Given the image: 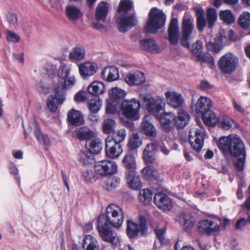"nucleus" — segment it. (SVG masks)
Returning a JSON list of instances; mask_svg holds the SVG:
<instances>
[{
    "instance_id": "obj_63",
    "label": "nucleus",
    "mask_w": 250,
    "mask_h": 250,
    "mask_svg": "<svg viewBox=\"0 0 250 250\" xmlns=\"http://www.w3.org/2000/svg\"><path fill=\"white\" fill-rule=\"evenodd\" d=\"M86 93L84 91H79L74 96V101L77 103L83 102L86 99Z\"/></svg>"
},
{
    "instance_id": "obj_33",
    "label": "nucleus",
    "mask_w": 250,
    "mask_h": 250,
    "mask_svg": "<svg viewBox=\"0 0 250 250\" xmlns=\"http://www.w3.org/2000/svg\"><path fill=\"white\" fill-rule=\"evenodd\" d=\"M102 76L104 79L108 82L114 81L119 77L118 70L114 66L105 67L102 72Z\"/></svg>"
},
{
    "instance_id": "obj_61",
    "label": "nucleus",
    "mask_w": 250,
    "mask_h": 250,
    "mask_svg": "<svg viewBox=\"0 0 250 250\" xmlns=\"http://www.w3.org/2000/svg\"><path fill=\"white\" fill-rule=\"evenodd\" d=\"M186 6L182 3H178L173 6V10L172 11L171 16L178 15L179 12L183 11L185 10Z\"/></svg>"
},
{
    "instance_id": "obj_44",
    "label": "nucleus",
    "mask_w": 250,
    "mask_h": 250,
    "mask_svg": "<svg viewBox=\"0 0 250 250\" xmlns=\"http://www.w3.org/2000/svg\"><path fill=\"white\" fill-rule=\"evenodd\" d=\"M179 222L185 229L191 228L195 224V219L190 213H183L181 215Z\"/></svg>"
},
{
    "instance_id": "obj_46",
    "label": "nucleus",
    "mask_w": 250,
    "mask_h": 250,
    "mask_svg": "<svg viewBox=\"0 0 250 250\" xmlns=\"http://www.w3.org/2000/svg\"><path fill=\"white\" fill-rule=\"evenodd\" d=\"M202 119L209 126L214 125L218 121L217 117L211 110L202 115Z\"/></svg>"
},
{
    "instance_id": "obj_48",
    "label": "nucleus",
    "mask_w": 250,
    "mask_h": 250,
    "mask_svg": "<svg viewBox=\"0 0 250 250\" xmlns=\"http://www.w3.org/2000/svg\"><path fill=\"white\" fill-rule=\"evenodd\" d=\"M115 122L111 119H105L102 125L103 131L104 133L109 134L112 133L115 128Z\"/></svg>"
},
{
    "instance_id": "obj_53",
    "label": "nucleus",
    "mask_w": 250,
    "mask_h": 250,
    "mask_svg": "<svg viewBox=\"0 0 250 250\" xmlns=\"http://www.w3.org/2000/svg\"><path fill=\"white\" fill-rule=\"evenodd\" d=\"M126 136V132L125 128L118 130L113 136V139L119 144L124 141Z\"/></svg>"
},
{
    "instance_id": "obj_6",
    "label": "nucleus",
    "mask_w": 250,
    "mask_h": 250,
    "mask_svg": "<svg viewBox=\"0 0 250 250\" xmlns=\"http://www.w3.org/2000/svg\"><path fill=\"white\" fill-rule=\"evenodd\" d=\"M142 96L146 109L150 114L157 115L163 110L165 104L163 97L157 96L153 98L149 94H145Z\"/></svg>"
},
{
    "instance_id": "obj_64",
    "label": "nucleus",
    "mask_w": 250,
    "mask_h": 250,
    "mask_svg": "<svg viewBox=\"0 0 250 250\" xmlns=\"http://www.w3.org/2000/svg\"><path fill=\"white\" fill-rule=\"evenodd\" d=\"M247 224V220L245 218H241L238 220L235 225V229L237 230H242Z\"/></svg>"
},
{
    "instance_id": "obj_21",
    "label": "nucleus",
    "mask_w": 250,
    "mask_h": 250,
    "mask_svg": "<svg viewBox=\"0 0 250 250\" xmlns=\"http://www.w3.org/2000/svg\"><path fill=\"white\" fill-rule=\"evenodd\" d=\"M154 203L161 209L169 210L172 207L171 199L165 193L159 192L154 196Z\"/></svg>"
},
{
    "instance_id": "obj_10",
    "label": "nucleus",
    "mask_w": 250,
    "mask_h": 250,
    "mask_svg": "<svg viewBox=\"0 0 250 250\" xmlns=\"http://www.w3.org/2000/svg\"><path fill=\"white\" fill-rule=\"evenodd\" d=\"M108 95L109 98L106 100V111L110 114L112 113L114 106L116 105L114 103H118V100L123 99L125 95V93L123 89L114 87L109 89Z\"/></svg>"
},
{
    "instance_id": "obj_37",
    "label": "nucleus",
    "mask_w": 250,
    "mask_h": 250,
    "mask_svg": "<svg viewBox=\"0 0 250 250\" xmlns=\"http://www.w3.org/2000/svg\"><path fill=\"white\" fill-rule=\"evenodd\" d=\"M83 247L86 250H99V245L97 240L93 236L87 235L83 240Z\"/></svg>"
},
{
    "instance_id": "obj_7",
    "label": "nucleus",
    "mask_w": 250,
    "mask_h": 250,
    "mask_svg": "<svg viewBox=\"0 0 250 250\" xmlns=\"http://www.w3.org/2000/svg\"><path fill=\"white\" fill-rule=\"evenodd\" d=\"M94 168L96 174L106 176L116 173L118 167L114 161L104 160L96 162Z\"/></svg>"
},
{
    "instance_id": "obj_18",
    "label": "nucleus",
    "mask_w": 250,
    "mask_h": 250,
    "mask_svg": "<svg viewBox=\"0 0 250 250\" xmlns=\"http://www.w3.org/2000/svg\"><path fill=\"white\" fill-rule=\"evenodd\" d=\"M119 16H136L135 5L132 0H120L116 9Z\"/></svg>"
},
{
    "instance_id": "obj_57",
    "label": "nucleus",
    "mask_w": 250,
    "mask_h": 250,
    "mask_svg": "<svg viewBox=\"0 0 250 250\" xmlns=\"http://www.w3.org/2000/svg\"><path fill=\"white\" fill-rule=\"evenodd\" d=\"M6 34L7 40L9 42L16 43L19 42L20 40V36L15 33L7 31Z\"/></svg>"
},
{
    "instance_id": "obj_24",
    "label": "nucleus",
    "mask_w": 250,
    "mask_h": 250,
    "mask_svg": "<svg viewBox=\"0 0 250 250\" xmlns=\"http://www.w3.org/2000/svg\"><path fill=\"white\" fill-rule=\"evenodd\" d=\"M211 107V100L207 97L201 96L195 106V111L197 114L203 115L205 112L209 111Z\"/></svg>"
},
{
    "instance_id": "obj_45",
    "label": "nucleus",
    "mask_w": 250,
    "mask_h": 250,
    "mask_svg": "<svg viewBox=\"0 0 250 250\" xmlns=\"http://www.w3.org/2000/svg\"><path fill=\"white\" fill-rule=\"evenodd\" d=\"M120 178L118 177H109L106 179L104 187L107 190L112 191L120 185Z\"/></svg>"
},
{
    "instance_id": "obj_62",
    "label": "nucleus",
    "mask_w": 250,
    "mask_h": 250,
    "mask_svg": "<svg viewBox=\"0 0 250 250\" xmlns=\"http://www.w3.org/2000/svg\"><path fill=\"white\" fill-rule=\"evenodd\" d=\"M238 22L241 27L247 28L250 25V17H240Z\"/></svg>"
},
{
    "instance_id": "obj_28",
    "label": "nucleus",
    "mask_w": 250,
    "mask_h": 250,
    "mask_svg": "<svg viewBox=\"0 0 250 250\" xmlns=\"http://www.w3.org/2000/svg\"><path fill=\"white\" fill-rule=\"evenodd\" d=\"M126 175L127 183L130 188L137 190L141 188L139 176L135 170L126 171Z\"/></svg>"
},
{
    "instance_id": "obj_40",
    "label": "nucleus",
    "mask_w": 250,
    "mask_h": 250,
    "mask_svg": "<svg viewBox=\"0 0 250 250\" xmlns=\"http://www.w3.org/2000/svg\"><path fill=\"white\" fill-rule=\"evenodd\" d=\"M189 121V116L185 111L179 112L177 118L176 117L175 126L177 128H184Z\"/></svg>"
},
{
    "instance_id": "obj_16",
    "label": "nucleus",
    "mask_w": 250,
    "mask_h": 250,
    "mask_svg": "<svg viewBox=\"0 0 250 250\" xmlns=\"http://www.w3.org/2000/svg\"><path fill=\"white\" fill-rule=\"evenodd\" d=\"M166 102L170 106L177 108L182 106L184 100L182 94L174 90H168L165 93Z\"/></svg>"
},
{
    "instance_id": "obj_22",
    "label": "nucleus",
    "mask_w": 250,
    "mask_h": 250,
    "mask_svg": "<svg viewBox=\"0 0 250 250\" xmlns=\"http://www.w3.org/2000/svg\"><path fill=\"white\" fill-rule=\"evenodd\" d=\"M179 29L177 18L171 20L168 28V41L172 45H176L179 41Z\"/></svg>"
},
{
    "instance_id": "obj_58",
    "label": "nucleus",
    "mask_w": 250,
    "mask_h": 250,
    "mask_svg": "<svg viewBox=\"0 0 250 250\" xmlns=\"http://www.w3.org/2000/svg\"><path fill=\"white\" fill-rule=\"evenodd\" d=\"M82 176L83 180L87 183H91L94 176L91 170L85 169L82 172Z\"/></svg>"
},
{
    "instance_id": "obj_50",
    "label": "nucleus",
    "mask_w": 250,
    "mask_h": 250,
    "mask_svg": "<svg viewBox=\"0 0 250 250\" xmlns=\"http://www.w3.org/2000/svg\"><path fill=\"white\" fill-rule=\"evenodd\" d=\"M109 5L106 1H101L97 5L95 16H107Z\"/></svg>"
},
{
    "instance_id": "obj_2",
    "label": "nucleus",
    "mask_w": 250,
    "mask_h": 250,
    "mask_svg": "<svg viewBox=\"0 0 250 250\" xmlns=\"http://www.w3.org/2000/svg\"><path fill=\"white\" fill-rule=\"evenodd\" d=\"M124 220V214L123 210L115 204H110L106 209L105 214H102L98 218V223L102 222L113 226L116 228H120Z\"/></svg>"
},
{
    "instance_id": "obj_60",
    "label": "nucleus",
    "mask_w": 250,
    "mask_h": 250,
    "mask_svg": "<svg viewBox=\"0 0 250 250\" xmlns=\"http://www.w3.org/2000/svg\"><path fill=\"white\" fill-rule=\"evenodd\" d=\"M57 69V66L50 63L45 64V70L48 76H52L55 75Z\"/></svg>"
},
{
    "instance_id": "obj_26",
    "label": "nucleus",
    "mask_w": 250,
    "mask_h": 250,
    "mask_svg": "<svg viewBox=\"0 0 250 250\" xmlns=\"http://www.w3.org/2000/svg\"><path fill=\"white\" fill-rule=\"evenodd\" d=\"M75 137L80 140L87 142L94 138L96 135V133L86 126H82L77 128L75 131Z\"/></svg>"
},
{
    "instance_id": "obj_12",
    "label": "nucleus",
    "mask_w": 250,
    "mask_h": 250,
    "mask_svg": "<svg viewBox=\"0 0 250 250\" xmlns=\"http://www.w3.org/2000/svg\"><path fill=\"white\" fill-rule=\"evenodd\" d=\"M189 142L192 148L197 152L201 150L204 145V132L200 129L192 128L188 134Z\"/></svg>"
},
{
    "instance_id": "obj_52",
    "label": "nucleus",
    "mask_w": 250,
    "mask_h": 250,
    "mask_svg": "<svg viewBox=\"0 0 250 250\" xmlns=\"http://www.w3.org/2000/svg\"><path fill=\"white\" fill-rule=\"evenodd\" d=\"M202 47V42L200 41H197L195 43L192 45L190 50L193 54L196 56L197 58L203 53Z\"/></svg>"
},
{
    "instance_id": "obj_43",
    "label": "nucleus",
    "mask_w": 250,
    "mask_h": 250,
    "mask_svg": "<svg viewBox=\"0 0 250 250\" xmlns=\"http://www.w3.org/2000/svg\"><path fill=\"white\" fill-rule=\"evenodd\" d=\"M142 145V140L137 133H133L129 136L127 145L129 149L134 150L139 147Z\"/></svg>"
},
{
    "instance_id": "obj_54",
    "label": "nucleus",
    "mask_w": 250,
    "mask_h": 250,
    "mask_svg": "<svg viewBox=\"0 0 250 250\" xmlns=\"http://www.w3.org/2000/svg\"><path fill=\"white\" fill-rule=\"evenodd\" d=\"M226 32L224 30H220L218 35L215 39V43L219 46L225 44L226 41Z\"/></svg>"
},
{
    "instance_id": "obj_56",
    "label": "nucleus",
    "mask_w": 250,
    "mask_h": 250,
    "mask_svg": "<svg viewBox=\"0 0 250 250\" xmlns=\"http://www.w3.org/2000/svg\"><path fill=\"white\" fill-rule=\"evenodd\" d=\"M67 16H81V10L74 5L67 6L66 7Z\"/></svg>"
},
{
    "instance_id": "obj_30",
    "label": "nucleus",
    "mask_w": 250,
    "mask_h": 250,
    "mask_svg": "<svg viewBox=\"0 0 250 250\" xmlns=\"http://www.w3.org/2000/svg\"><path fill=\"white\" fill-rule=\"evenodd\" d=\"M125 80L129 85H139L146 81V77L143 73L138 71L128 74Z\"/></svg>"
},
{
    "instance_id": "obj_4",
    "label": "nucleus",
    "mask_w": 250,
    "mask_h": 250,
    "mask_svg": "<svg viewBox=\"0 0 250 250\" xmlns=\"http://www.w3.org/2000/svg\"><path fill=\"white\" fill-rule=\"evenodd\" d=\"M72 64H64L59 68L58 77L63 80V83H59L55 87H60V92L63 91L66 95L65 89H69L74 86L76 83V79L74 76L71 75Z\"/></svg>"
},
{
    "instance_id": "obj_35",
    "label": "nucleus",
    "mask_w": 250,
    "mask_h": 250,
    "mask_svg": "<svg viewBox=\"0 0 250 250\" xmlns=\"http://www.w3.org/2000/svg\"><path fill=\"white\" fill-rule=\"evenodd\" d=\"M86 147L91 153L97 154L102 150L101 140L95 135V137L86 142Z\"/></svg>"
},
{
    "instance_id": "obj_36",
    "label": "nucleus",
    "mask_w": 250,
    "mask_h": 250,
    "mask_svg": "<svg viewBox=\"0 0 250 250\" xmlns=\"http://www.w3.org/2000/svg\"><path fill=\"white\" fill-rule=\"evenodd\" d=\"M156 147V145L153 143L146 145L143 152V158L146 164H151L154 161V152Z\"/></svg>"
},
{
    "instance_id": "obj_11",
    "label": "nucleus",
    "mask_w": 250,
    "mask_h": 250,
    "mask_svg": "<svg viewBox=\"0 0 250 250\" xmlns=\"http://www.w3.org/2000/svg\"><path fill=\"white\" fill-rule=\"evenodd\" d=\"M123 152L122 146L114 140L112 137L108 136L105 141V152L106 155L111 159L119 157Z\"/></svg>"
},
{
    "instance_id": "obj_13",
    "label": "nucleus",
    "mask_w": 250,
    "mask_h": 250,
    "mask_svg": "<svg viewBox=\"0 0 250 250\" xmlns=\"http://www.w3.org/2000/svg\"><path fill=\"white\" fill-rule=\"evenodd\" d=\"M166 21V17H149L144 27V32L147 34L156 33L165 25Z\"/></svg>"
},
{
    "instance_id": "obj_39",
    "label": "nucleus",
    "mask_w": 250,
    "mask_h": 250,
    "mask_svg": "<svg viewBox=\"0 0 250 250\" xmlns=\"http://www.w3.org/2000/svg\"><path fill=\"white\" fill-rule=\"evenodd\" d=\"M85 49L81 45L74 47L69 53V58L71 60H82L84 58Z\"/></svg>"
},
{
    "instance_id": "obj_47",
    "label": "nucleus",
    "mask_w": 250,
    "mask_h": 250,
    "mask_svg": "<svg viewBox=\"0 0 250 250\" xmlns=\"http://www.w3.org/2000/svg\"><path fill=\"white\" fill-rule=\"evenodd\" d=\"M143 177L147 180L156 179L157 177V172L153 167L148 166L142 170Z\"/></svg>"
},
{
    "instance_id": "obj_59",
    "label": "nucleus",
    "mask_w": 250,
    "mask_h": 250,
    "mask_svg": "<svg viewBox=\"0 0 250 250\" xmlns=\"http://www.w3.org/2000/svg\"><path fill=\"white\" fill-rule=\"evenodd\" d=\"M245 156L244 155L235 157L237 160L234 163L235 167L239 171H242L244 168Z\"/></svg>"
},
{
    "instance_id": "obj_49",
    "label": "nucleus",
    "mask_w": 250,
    "mask_h": 250,
    "mask_svg": "<svg viewBox=\"0 0 250 250\" xmlns=\"http://www.w3.org/2000/svg\"><path fill=\"white\" fill-rule=\"evenodd\" d=\"M153 193L149 189H144L140 191V200L144 204H149L152 201Z\"/></svg>"
},
{
    "instance_id": "obj_5",
    "label": "nucleus",
    "mask_w": 250,
    "mask_h": 250,
    "mask_svg": "<svg viewBox=\"0 0 250 250\" xmlns=\"http://www.w3.org/2000/svg\"><path fill=\"white\" fill-rule=\"evenodd\" d=\"M141 103L136 99L124 100L121 104L123 115L127 119L132 120H138L140 116Z\"/></svg>"
},
{
    "instance_id": "obj_55",
    "label": "nucleus",
    "mask_w": 250,
    "mask_h": 250,
    "mask_svg": "<svg viewBox=\"0 0 250 250\" xmlns=\"http://www.w3.org/2000/svg\"><path fill=\"white\" fill-rule=\"evenodd\" d=\"M197 58V60L201 62L207 63L210 65H212L214 63V61L212 56L208 53H202Z\"/></svg>"
},
{
    "instance_id": "obj_42",
    "label": "nucleus",
    "mask_w": 250,
    "mask_h": 250,
    "mask_svg": "<svg viewBox=\"0 0 250 250\" xmlns=\"http://www.w3.org/2000/svg\"><path fill=\"white\" fill-rule=\"evenodd\" d=\"M122 164L126 169V171L135 170L136 168V161L134 157L130 154H126L122 160Z\"/></svg>"
},
{
    "instance_id": "obj_17",
    "label": "nucleus",
    "mask_w": 250,
    "mask_h": 250,
    "mask_svg": "<svg viewBox=\"0 0 250 250\" xmlns=\"http://www.w3.org/2000/svg\"><path fill=\"white\" fill-rule=\"evenodd\" d=\"M198 229L200 233L208 235L217 233L220 231L219 226L216 223L208 219L200 221Z\"/></svg>"
},
{
    "instance_id": "obj_34",
    "label": "nucleus",
    "mask_w": 250,
    "mask_h": 250,
    "mask_svg": "<svg viewBox=\"0 0 250 250\" xmlns=\"http://www.w3.org/2000/svg\"><path fill=\"white\" fill-rule=\"evenodd\" d=\"M140 45L144 50L149 51L153 53L161 51L155 41L152 39H146L140 42Z\"/></svg>"
},
{
    "instance_id": "obj_3",
    "label": "nucleus",
    "mask_w": 250,
    "mask_h": 250,
    "mask_svg": "<svg viewBox=\"0 0 250 250\" xmlns=\"http://www.w3.org/2000/svg\"><path fill=\"white\" fill-rule=\"evenodd\" d=\"M147 231V226L146 217L142 215L139 216L135 221L129 220L126 222V232L130 238H135L139 235H145Z\"/></svg>"
},
{
    "instance_id": "obj_38",
    "label": "nucleus",
    "mask_w": 250,
    "mask_h": 250,
    "mask_svg": "<svg viewBox=\"0 0 250 250\" xmlns=\"http://www.w3.org/2000/svg\"><path fill=\"white\" fill-rule=\"evenodd\" d=\"M216 17H197V26L200 30H202L208 24L209 28H212Z\"/></svg>"
},
{
    "instance_id": "obj_19",
    "label": "nucleus",
    "mask_w": 250,
    "mask_h": 250,
    "mask_svg": "<svg viewBox=\"0 0 250 250\" xmlns=\"http://www.w3.org/2000/svg\"><path fill=\"white\" fill-rule=\"evenodd\" d=\"M163 129L166 132H170L175 126L176 116L171 112H163L159 119Z\"/></svg>"
},
{
    "instance_id": "obj_1",
    "label": "nucleus",
    "mask_w": 250,
    "mask_h": 250,
    "mask_svg": "<svg viewBox=\"0 0 250 250\" xmlns=\"http://www.w3.org/2000/svg\"><path fill=\"white\" fill-rule=\"evenodd\" d=\"M217 146L223 153L230 154L233 157L246 155L244 143L237 135H229L221 137Z\"/></svg>"
},
{
    "instance_id": "obj_8",
    "label": "nucleus",
    "mask_w": 250,
    "mask_h": 250,
    "mask_svg": "<svg viewBox=\"0 0 250 250\" xmlns=\"http://www.w3.org/2000/svg\"><path fill=\"white\" fill-rule=\"evenodd\" d=\"M238 64V59L233 54H227L222 57L218 62V66L221 71L226 74H230L235 71Z\"/></svg>"
},
{
    "instance_id": "obj_31",
    "label": "nucleus",
    "mask_w": 250,
    "mask_h": 250,
    "mask_svg": "<svg viewBox=\"0 0 250 250\" xmlns=\"http://www.w3.org/2000/svg\"><path fill=\"white\" fill-rule=\"evenodd\" d=\"M106 17H87L88 21L94 29L104 31L105 30Z\"/></svg>"
},
{
    "instance_id": "obj_14",
    "label": "nucleus",
    "mask_w": 250,
    "mask_h": 250,
    "mask_svg": "<svg viewBox=\"0 0 250 250\" xmlns=\"http://www.w3.org/2000/svg\"><path fill=\"white\" fill-rule=\"evenodd\" d=\"M59 88L55 87V93L50 95L47 100L48 108L52 112H55L59 104H62L65 99V93L63 91L60 92Z\"/></svg>"
},
{
    "instance_id": "obj_41",
    "label": "nucleus",
    "mask_w": 250,
    "mask_h": 250,
    "mask_svg": "<svg viewBox=\"0 0 250 250\" xmlns=\"http://www.w3.org/2000/svg\"><path fill=\"white\" fill-rule=\"evenodd\" d=\"M102 104V100L96 96L88 101L87 107L92 113H97L100 110Z\"/></svg>"
},
{
    "instance_id": "obj_29",
    "label": "nucleus",
    "mask_w": 250,
    "mask_h": 250,
    "mask_svg": "<svg viewBox=\"0 0 250 250\" xmlns=\"http://www.w3.org/2000/svg\"><path fill=\"white\" fill-rule=\"evenodd\" d=\"M67 119L70 124L75 126H80L84 122L82 113L74 109H71L68 111Z\"/></svg>"
},
{
    "instance_id": "obj_27",
    "label": "nucleus",
    "mask_w": 250,
    "mask_h": 250,
    "mask_svg": "<svg viewBox=\"0 0 250 250\" xmlns=\"http://www.w3.org/2000/svg\"><path fill=\"white\" fill-rule=\"evenodd\" d=\"M140 130L142 133L149 137H155L157 132L154 125L146 118H143L140 125Z\"/></svg>"
},
{
    "instance_id": "obj_51",
    "label": "nucleus",
    "mask_w": 250,
    "mask_h": 250,
    "mask_svg": "<svg viewBox=\"0 0 250 250\" xmlns=\"http://www.w3.org/2000/svg\"><path fill=\"white\" fill-rule=\"evenodd\" d=\"M233 123V120L228 117H222L218 122L219 126L225 130L231 128Z\"/></svg>"
},
{
    "instance_id": "obj_15",
    "label": "nucleus",
    "mask_w": 250,
    "mask_h": 250,
    "mask_svg": "<svg viewBox=\"0 0 250 250\" xmlns=\"http://www.w3.org/2000/svg\"><path fill=\"white\" fill-rule=\"evenodd\" d=\"M115 20L118 29L123 33L126 32L138 23L136 17H116Z\"/></svg>"
},
{
    "instance_id": "obj_32",
    "label": "nucleus",
    "mask_w": 250,
    "mask_h": 250,
    "mask_svg": "<svg viewBox=\"0 0 250 250\" xmlns=\"http://www.w3.org/2000/svg\"><path fill=\"white\" fill-rule=\"evenodd\" d=\"M87 90L89 94L96 97L104 92L105 87L102 82L95 81L88 86Z\"/></svg>"
},
{
    "instance_id": "obj_25",
    "label": "nucleus",
    "mask_w": 250,
    "mask_h": 250,
    "mask_svg": "<svg viewBox=\"0 0 250 250\" xmlns=\"http://www.w3.org/2000/svg\"><path fill=\"white\" fill-rule=\"evenodd\" d=\"M30 131L33 130L36 138L38 139L40 144L49 146L51 145V141L48 137L42 134L39 128L38 124L35 121H33L30 125Z\"/></svg>"
},
{
    "instance_id": "obj_20",
    "label": "nucleus",
    "mask_w": 250,
    "mask_h": 250,
    "mask_svg": "<svg viewBox=\"0 0 250 250\" xmlns=\"http://www.w3.org/2000/svg\"><path fill=\"white\" fill-rule=\"evenodd\" d=\"M193 29V23L190 19H184L182 24L181 44L184 47H188V40L192 34Z\"/></svg>"
},
{
    "instance_id": "obj_9",
    "label": "nucleus",
    "mask_w": 250,
    "mask_h": 250,
    "mask_svg": "<svg viewBox=\"0 0 250 250\" xmlns=\"http://www.w3.org/2000/svg\"><path fill=\"white\" fill-rule=\"evenodd\" d=\"M97 228L100 236L103 241L113 245H116L118 242L117 234L111 229L110 226L100 222L97 223Z\"/></svg>"
},
{
    "instance_id": "obj_23",
    "label": "nucleus",
    "mask_w": 250,
    "mask_h": 250,
    "mask_svg": "<svg viewBox=\"0 0 250 250\" xmlns=\"http://www.w3.org/2000/svg\"><path fill=\"white\" fill-rule=\"evenodd\" d=\"M97 69V64L93 62H87L80 63L79 65L80 75L84 79L93 75Z\"/></svg>"
}]
</instances>
